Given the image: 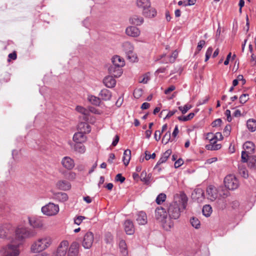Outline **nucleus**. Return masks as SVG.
<instances>
[{"label": "nucleus", "mask_w": 256, "mask_h": 256, "mask_svg": "<svg viewBox=\"0 0 256 256\" xmlns=\"http://www.w3.org/2000/svg\"><path fill=\"white\" fill-rule=\"evenodd\" d=\"M188 197L184 193L174 196V200L170 204L168 208V213L170 218L176 220L180 214V206L185 209L186 207Z\"/></svg>", "instance_id": "f257e3e1"}, {"label": "nucleus", "mask_w": 256, "mask_h": 256, "mask_svg": "<svg viewBox=\"0 0 256 256\" xmlns=\"http://www.w3.org/2000/svg\"><path fill=\"white\" fill-rule=\"evenodd\" d=\"M51 244L52 240L49 236H43L32 243L30 250L34 253H38L48 248Z\"/></svg>", "instance_id": "f03ea898"}, {"label": "nucleus", "mask_w": 256, "mask_h": 256, "mask_svg": "<svg viewBox=\"0 0 256 256\" xmlns=\"http://www.w3.org/2000/svg\"><path fill=\"white\" fill-rule=\"evenodd\" d=\"M36 234L35 230L26 228H18L16 230V236L19 240L34 236Z\"/></svg>", "instance_id": "7ed1b4c3"}, {"label": "nucleus", "mask_w": 256, "mask_h": 256, "mask_svg": "<svg viewBox=\"0 0 256 256\" xmlns=\"http://www.w3.org/2000/svg\"><path fill=\"white\" fill-rule=\"evenodd\" d=\"M18 246L19 244H8L1 250L0 253L4 256H18L19 254Z\"/></svg>", "instance_id": "20e7f679"}, {"label": "nucleus", "mask_w": 256, "mask_h": 256, "mask_svg": "<svg viewBox=\"0 0 256 256\" xmlns=\"http://www.w3.org/2000/svg\"><path fill=\"white\" fill-rule=\"evenodd\" d=\"M58 206L52 202H49L42 208V212L48 216H54L58 213Z\"/></svg>", "instance_id": "39448f33"}, {"label": "nucleus", "mask_w": 256, "mask_h": 256, "mask_svg": "<svg viewBox=\"0 0 256 256\" xmlns=\"http://www.w3.org/2000/svg\"><path fill=\"white\" fill-rule=\"evenodd\" d=\"M224 184L225 186L230 190H236L239 185L238 179L232 174H229L225 177Z\"/></svg>", "instance_id": "423d86ee"}, {"label": "nucleus", "mask_w": 256, "mask_h": 256, "mask_svg": "<svg viewBox=\"0 0 256 256\" xmlns=\"http://www.w3.org/2000/svg\"><path fill=\"white\" fill-rule=\"evenodd\" d=\"M123 48L128 58L132 61H134L136 58L134 54L133 46L130 42H126L123 44Z\"/></svg>", "instance_id": "0eeeda50"}, {"label": "nucleus", "mask_w": 256, "mask_h": 256, "mask_svg": "<svg viewBox=\"0 0 256 256\" xmlns=\"http://www.w3.org/2000/svg\"><path fill=\"white\" fill-rule=\"evenodd\" d=\"M68 144L74 151L78 152L80 151V132H76L74 134L72 141H70Z\"/></svg>", "instance_id": "6e6552de"}, {"label": "nucleus", "mask_w": 256, "mask_h": 256, "mask_svg": "<svg viewBox=\"0 0 256 256\" xmlns=\"http://www.w3.org/2000/svg\"><path fill=\"white\" fill-rule=\"evenodd\" d=\"M69 246L68 242L64 240L60 244L56 250V256H66Z\"/></svg>", "instance_id": "1a4fd4ad"}, {"label": "nucleus", "mask_w": 256, "mask_h": 256, "mask_svg": "<svg viewBox=\"0 0 256 256\" xmlns=\"http://www.w3.org/2000/svg\"><path fill=\"white\" fill-rule=\"evenodd\" d=\"M79 240L73 242L70 246L68 251V256H78L79 252Z\"/></svg>", "instance_id": "9d476101"}, {"label": "nucleus", "mask_w": 256, "mask_h": 256, "mask_svg": "<svg viewBox=\"0 0 256 256\" xmlns=\"http://www.w3.org/2000/svg\"><path fill=\"white\" fill-rule=\"evenodd\" d=\"M94 242V235L92 232H88L84 236L82 246L84 248H91Z\"/></svg>", "instance_id": "9b49d317"}, {"label": "nucleus", "mask_w": 256, "mask_h": 256, "mask_svg": "<svg viewBox=\"0 0 256 256\" xmlns=\"http://www.w3.org/2000/svg\"><path fill=\"white\" fill-rule=\"evenodd\" d=\"M108 72L114 77L118 78L122 74L123 72L122 66L112 64L108 68Z\"/></svg>", "instance_id": "f8f14e48"}, {"label": "nucleus", "mask_w": 256, "mask_h": 256, "mask_svg": "<svg viewBox=\"0 0 256 256\" xmlns=\"http://www.w3.org/2000/svg\"><path fill=\"white\" fill-rule=\"evenodd\" d=\"M155 216L156 220L164 222L167 217V212L163 208L158 207L155 210Z\"/></svg>", "instance_id": "ddd939ff"}, {"label": "nucleus", "mask_w": 256, "mask_h": 256, "mask_svg": "<svg viewBox=\"0 0 256 256\" xmlns=\"http://www.w3.org/2000/svg\"><path fill=\"white\" fill-rule=\"evenodd\" d=\"M208 198L212 201L214 200L218 197V190L214 186H208L206 188Z\"/></svg>", "instance_id": "4468645a"}, {"label": "nucleus", "mask_w": 256, "mask_h": 256, "mask_svg": "<svg viewBox=\"0 0 256 256\" xmlns=\"http://www.w3.org/2000/svg\"><path fill=\"white\" fill-rule=\"evenodd\" d=\"M61 164L64 168L68 170H72L75 165L73 159L69 156H64L61 161Z\"/></svg>", "instance_id": "2eb2a0df"}, {"label": "nucleus", "mask_w": 256, "mask_h": 256, "mask_svg": "<svg viewBox=\"0 0 256 256\" xmlns=\"http://www.w3.org/2000/svg\"><path fill=\"white\" fill-rule=\"evenodd\" d=\"M30 224L34 228H42L44 225L43 220L40 218H28Z\"/></svg>", "instance_id": "dca6fc26"}, {"label": "nucleus", "mask_w": 256, "mask_h": 256, "mask_svg": "<svg viewBox=\"0 0 256 256\" xmlns=\"http://www.w3.org/2000/svg\"><path fill=\"white\" fill-rule=\"evenodd\" d=\"M126 34L132 37H137L140 34V30L134 26H130L128 27L126 30Z\"/></svg>", "instance_id": "f3484780"}, {"label": "nucleus", "mask_w": 256, "mask_h": 256, "mask_svg": "<svg viewBox=\"0 0 256 256\" xmlns=\"http://www.w3.org/2000/svg\"><path fill=\"white\" fill-rule=\"evenodd\" d=\"M124 230L127 234L131 235L134 232L133 222L130 220L125 221L124 223Z\"/></svg>", "instance_id": "a211bd4d"}, {"label": "nucleus", "mask_w": 256, "mask_h": 256, "mask_svg": "<svg viewBox=\"0 0 256 256\" xmlns=\"http://www.w3.org/2000/svg\"><path fill=\"white\" fill-rule=\"evenodd\" d=\"M114 76H106L103 80V82L106 86L108 88H112L116 84V80L113 78Z\"/></svg>", "instance_id": "6ab92c4d"}, {"label": "nucleus", "mask_w": 256, "mask_h": 256, "mask_svg": "<svg viewBox=\"0 0 256 256\" xmlns=\"http://www.w3.org/2000/svg\"><path fill=\"white\" fill-rule=\"evenodd\" d=\"M98 95L101 100L103 101L110 100L112 96L111 92L106 88L102 90Z\"/></svg>", "instance_id": "aec40b11"}, {"label": "nucleus", "mask_w": 256, "mask_h": 256, "mask_svg": "<svg viewBox=\"0 0 256 256\" xmlns=\"http://www.w3.org/2000/svg\"><path fill=\"white\" fill-rule=\"evenodd\" d=\"M210 144H206V148L207 150H220L221 148V144H216V140H214V138H211L210 139Z\"/></svg>", "instance_id": "412c9836"}, {"label": "nucleus", "mask_w": 256, "mask_h": 256, "mask_svg": "<svg viewBox=\"0 0 256 256\" xmlns=\"http://www.w3.org/2000/svg\"><path fill=\"white\" fill-rule=\"evenodd\" d=\"M10 226L8 224H4L0 226V238H7L10 232Z\"/></svg>", "instance_id": "4be33fe9"}, {"label": "nucleus", "mask_w": 256, "mask_h": 256, "mask_svg": "<svg viewBox=\"0 0 256 256\" xmlns=\"http://www.w3.org/2000/svg\"><path fill=\"white\" fill-rule=\"evenodd\" d=\"M136 220L139 224L144 225L147 223V216L144 212H140L137 214Z\"/></svg>", "instance_id": "5701e85b"}, {"label": "nucleus", "mask_w": 256, "mask_h": 256, "mask_svg": "<svg viewBox=\"0 0 256 256\" xmlns=\"http://www.w3.org/2000/svg\"><path fill=\"white\" fill-rule=\"evenodd\" d=\"M58 188L62 190H68L70 188L71 185L70 182L66 180L58 181L56 184Z\"/></svg>", "instance_id": "b1692460"}, {"label": "nucleus", "mask_w": 256, "mask_h": 256, "mask_svg": "<svg viewBox=\"0 0 256 256\" xmlns=\"http://www.w3.org/2000/svg\"><path fill=\"white\" fill-rule=\"evenodd\" d=\"M243 148L244 151H246L247 152L252 154L254 151V144L250 141H247L243 144Z\"/></svg>", "instance_id": "393cba45"}, {"label": "nucleus", "mask_w": 256, "mask_h": 256, "mask_svg": "<svg viewBox=\"0 0 256 256\" xmlns=\"http://www.w3.org/2000/svg\"><path fill=\"white\" fill-rule=\"evenodd\" d=\"M192 196L198 201H202L204 198V192L202 188H197L192 194Z\"/></svg>", "instance_id": "a878e982"}, {"label": "nucleus", "mask_w": 256, "mask_h": 256, "mask_svg": "<svg viewBox=\"0 0 256 256\" xmlns=\"http://www.w3.org/2000/svg\"><path fill=\"white\" fill-rule=\"evenodd\" d=\"M136 4L138 6L142 8L143 11L146 8H150L151 6L150 0H137Z\"/></svg>", "instance_id": "bb28decb"}, {"label": "nucleus", "mask_w": 256, "mask_h": 256, "mask_svg": "<svg viewBox=\"0 0 256 256\" xmlns=\"http://www.w3.org/2000/svg\"><path fill=\"white\" fill-rule=\"evenodd\" d=\"M54 198L60 202H64L68 200V196L65 192H56L54 194Z\"/></svg>", "instance_id": "cd10ccee"}, {"label": "nucleus", "mask_w": 256, "mask_h": 256, "mask_svg": "<svg viewBox=\"0 0 256 256\" xmlns=\"http://www.w3.org/2000/svg\"><path fill=\"white\" fill-rule=\"evenodd\" d=\"M142 14L146 17L149 18H154L156 15V11L155 8H150L142 11Z\"/></svg>", "instance_id": "c85d7f7f"}, {"label": "nucleus", "mask_w": 256, "mask_h": 256, "mask_svg": "<svg viewBox=\"0 0 256 256\" xmlns=\"http://www.w3.org/2000/svg\"><path fill=\"white\" fill-rule=\"evenodd\" d=\"M87 99L89 102L92 104L96 106H100L101 102V100L99 97H96L93 95H88Z\"/></svg>", "instance_id": "c756f323"}, {"label": "nucleus", "mask_w": 256, "mask_h": 256, "mask_svg": "<svg viewBox=\"0 0 256 256\" xmlns=\"http://www.w3.org/2000/svg\"><path fill=\"white\" fill-rule=\"evenodd\" d=\"M112 64H115L117 66L123 67L124 64V58L120 57L119 56H114L112 58Z\"/></svg>", "instance_id": "7c9ffc66"}, {"label": "nucleus", "mask_w": 256, "mask_h": 256, "mask_svg": "<svg viewBox=\"0 0 256 256\" xmlns=\"http://www.w3.org/2000/svg\"><path fill=\"white\" fill-rule=\"evenodd\" d=\"M130 22L132 24L140 26L144 22V18L140 16L134 15L130 18Z\"/></svg>", "instance_id": "2f4dec72"}, {"label": "nucleus", "mask_w": 256, "mask_h": 256, "mask_svg": "<svg viewBox=\"0 0 256 256\" xmlns=\"http://www.w3.org/2000/svg\"><path fill=\"white\" fill-rule=\"evenodd\" d=\"M131 158V151L127 149L124 151L122 160L124 164L126 166L128 164Z\"/></svg>", "instance_id": "473e14b6"}, {"label": "nucleus", "mask_w": 256, "mask_h": 256, "mask_svg": "<svg viewBox=\"0 0 256 256\" xmlns=\"http://www.w3.org/2000/svg\"><path fill=\"white\" fill-rule=\"evenodd\" d=\"M178 52L176 50L171 55L168 56V60H165L162 62V64L173 63L178 57Z\"/></svg>", "instance_id": "72a5a7b5"}, {"label": "nucleus", "mask_w": 256, "mask_h": 256, "mask_svg": "<svg viewBox=\"0 0 256 256\" xmlns=\"http://www.w3.org/2000/svg\"><path fill=\"white\" fill-rule=\"evenodd\" d=\"M238 173L244 178H248V171L246 166L243 164L238 166Z\"/></svg>", "instance_id": "f704fd0d"}, {"label": "nucleus", "mask_w": 256, "mask_h": 256, "mask_svg": "<svg viewBox=\"0 0 256 256\" xmlns=\"http://www.w3.org/2000/svg\"><path fill=\"white\" fill-rule=\"evenodd\" d=\"M246 126L250 131L254 132L256 130V120L254 119H249L247 121Z\"/></svg>", "instance_id": "c9c22d12"}, {"label": "nucleus", "mask_w": 256, "mask_h": 256, "mask_svg": "<svg viewBox=\"0 0 256 256\" xmlns=\"http://www.w3.org/2000/svg\"><path fill=\"white\" fill-rule=\"evenodd\" d=\"M91 131L90 126L86 122H81V134H88Z\"/></svg>", "instance_id": "e433bc0d"}, {"label": "nucleus", "mask_w": 256, "mask_h": 256, "mask_svg": "<svg viewBox=\"0 0 256 256\" xmlns=\"http://www.w3.org/2000/svg\"><path fill=\"white\" fill-rule=\"evenodd\" d=\"M119 247L123 256H126L128 254V252L127 250L126 244L124 240H121L120 242Z\"/></svg>", "instance_id": "4c0bfd02"}, {"label": "nucleus", "mask_w": 256, "mask_h": 256, "mask_svg": "<svg viewBox=\"0 0 256 256\" xmlns=\"http://www.w3.org/2000/svg\"><path fill=\"white\" fill-rule=\"evenodd\" d=\"M202 213L203 214L206 216L208 217L210 216V214L212 212V208L210 205L206 204L203 206L202 208Z\"/></svg>", "instance_id": "58836bf2"}, {"label": "nucleus", "mask_w": 256, "mask_h": 256, "mask_svg": "<svg viewBox=\"0 0 256 256\" xmlns=\"http://www.w3.org/2000/svg\"><path fill=\"white\" fill-rule=\"evenodd\" d=\"M62 174L64 176V178L70 180H73L76 178V174L74 172H62Z\"/></svg>", "instance_id": "ea45409f"}, {"label": "nucleus", "mask_w": 256, "mask_h": 256, "mask_svg": "<svg viewBox=\"0 0 256 256\" xmlns=\"http://www.w3.org/2000/svg\"><path fill=\"white\" fill-rule=\"evenodd\" d=\"M248 166L252 169L256 170V156H252L249 158Z\"/></svg>", "instance_id": "a19ab883"}, {"label": "nucleus", "mask_w": 256, "mask_h": 256, "mask_svg": "<svg viewBox=\"0 0 256 256\" xmlns=\"http://www.w3.org/2000/svg\"><path fill=\"white\" fill-rule=\"evenodd\" d=\"M195 114L194 112H190L186 116H179L178 119L180 121L186 122L192 120Z\"/></svg>", "instance_id": "79ce46f5"}, {"label": "nucleus", "mask_w": 256, "mask_h": 256, "mask_svg": "<svg viewBox=\"0 0 256 256\" xmlns=\"http://www.w3.org/2000/svg\"><path fill=\"white\" fill-rule=\"evenodd\" d=\"M166 199V194L164 193L159 194L156 200V202L158 204H161L162 202L165 201Z\"/></svg>", "instance_id": "37998d69"}, {"label": "nucleus", "mask_w": 256, "mask_h": 256, "mask_svg": "<svg viewBox=\"0 0 256 256\" xmlns=\"http://www.w3.org/2000/svg\"><path fill=\"white\" fill-rule=\"evenodd\" d=\"M190 222L192 226L196 228H198L200 226V222L198 218L193 217L190 218Z\"/></svg>", "instance_id": "c03bdc74"}, {"label": "nucleus", "mask_w": 256, "mask_h": 256, "mask_svg": "<svg viewBox=\"0 0 256 256\" xmlns=\"http://www.w3.org/2000/svg\"><path fill=\"white\" fill-rule=\"evenodd\" d=\"M140 180L146 184H148L150 182V178L147 176L146 171H142L140 176Z\"/></svg>", "instance_id": "a18cd8bd"}, {"label": "nucleus", "mask_w": 256, "mask_h": 256, "mask_svg": "<svg viewBox=\"0 0 256 256\" xmlns=\"http://www.w3.org/2000/svg\"><path fill=\"white\" fill-rule=\"evenodd\" d=\"M81 114L84 115V120L87 122L88 120V116L90 114V111L88 108L86 109L81 106Z\"/></svg>", "instance_id": "49530a36"}, {"label": "nucleus", "mask_w": 256, "mask_h": 256, "mask_svg": "<svg viewBox=\"0 0 256 256\" xmlns=\"http://www.w3.org/2000/svg\"><path fill=\"white\" fill-rule=\"evenodd\" d=\"M192 108L190 104H186L184 106H178V110L182 112V114H185L187 112Z\"/></svg>", "instance_id": "de8ad7c7"}, {"label": "nucleus", "mask_w": 256, "mask_h": 256, "mask_svg": "<svg viewBox=\"0 0 256 256\" xmlns=\"http://www.w3.org/2000/svg\"><path fill=\"white\" fill-rule=\"evenodd\" d=\"M167 160V159H166L164 157V156H162V157L160 158L158 161L157 162V164L154 167V169H158V172L161 171L162 168H159V166L161 164H163Z\"/></svg>", "instance_id": "09e8293b"}, {"label": "nucleus", "mask_w": 256, "mask_h": 256, "mask_svg": "<svg viewBox=\"0 0 256 256\" xmlns=\"http://www.w3.org/2000/svg\"><path fill=\"white\" fill-rule=\"evenodd\" d=\"M150 80V76L148 73H146L140 78L139 82L140 83L146 84Z\"/></svg>", "instance_id": "8fccbe9b"}, {"label": "nucleus", "mask_w": 256, "mask_h": 256, "mask_svg": "<svg viewBox=\"0 0 256 256\" xmlns=\"http://www.w3.org/2000/svg\"><path fill=\"white\" fill-rule=\"evenodd\" d=\"M104 241L106 244H111L113 242V236L110 232H107L104 236Z\"/></svg>", "instance_id": "3c124183"}, {"label": "nucleus", "mask_w": 256, "mask_h": 256, "mask_svg": "<svg viewBox=\"0 0 256 256\" xmlns=\"http://www.w3.org/2000/svg\"><path fill=\"white\" fill-rule=\"evenodd\" d=\"M170 140V132H166L164 136L162 139V142L165 144H167Z\"/></svg>", "instance_id": "603ef678"}, {"label": "nucleus", "mask_w": 256, "mask_h": 256, "mask_svg": "<svg viewBox=\"0 0 256 256\" xmlns=\"http://www.w3.org/2000/svg\"><path fill=\"white\" fill-rule=\"evenodd\" d=\"M206 42L204 40H200L198 44L196 51L195 52V54H198L202 49V48L204 47V46L205 45Z\"/></svg>", "instance_id": "864d4df0"}, {"label": "nucleus", "mask_w": 256, "mask_h": 256, "mask_svg": "<svg viewBox=\"0 0 256 256\" xmlns=\"http://www.w3.org/2000/svg\"><path fill=\"white\" fill-rule=\"evenodd\" d=\"M250 154L247 152L246 151H242V156H241V158H242V161L243 162H248V158L250 156H249V154Z\"/></svg>", "instance_id": "5fc2aeb1"}, {"label": "nucleus", "mask_w": 256, "mask_h": 256, "mask_svg": "<svg viewBox=\"0 0 256 256\" xmlns=\"http://www.w3.org/2000/svg\"><path fill=\"white\" fill-rule=\"evenodd\" d=\"M248 99L249 98L248 94H242L240 96L239 101L240 104H244L248 100Z\"/></svg>", "instance_id": "6e6d98bb"}, {"label": "nucleus", "mask_w": 256, "mask_h": 256, "mask_svg": "<svg viewBox=\"0 0 256 256\" xmlns=\"http://www.w3.org/2000/svg\"><path fill=\"white\" fill-rule=\"evenodd\" d=\"M208 136H212V138H214V140H222L223 139V136L221 133L220 132H217L216 133V135L215 136H213V134L212 133H208Z\"/></svg>", "instance_id": "4d7b16f0"}, {"label": "nucleus", "mask_w": 256, "mask_h": 256, "mask_svg": "<svg viewBox=\"0 0 256 256\" xmlns=\"http://www.w3.org/2000/svg\"><path fill=\"white\" fill-rule=\"evenodd\" d=\"M88 108L90 112H92V114H101L100 111L99 110L93 106H88Z\"/></svg>", "instance_id": "13d9d810"}, {"label": "nucleus", "mask_w": 256, "mask_h": 256, "mask_svg": "<svg viewBox=\"0 0 256 256\" xmlns=\"http://www.w3.org/2000/svg\"><path fill=\"white\" fill-rule=\"evenodd\" d=\"M231 130V126L230 124L226 125L224 130V135L226 136H228L230 134Z\"/></svg>", "instance_id": "bf43d9fd"}, {"label": "nucleus", "mask_w": 256, "mask_h": 256, "mask_svg": "<svg viewBox=\"0 0 256 256\" xmlns=\"http://www.w3.org/2000/svg\"><path fill=\"white\" fill-rule=\"evenodd\" d=\"M115 180L117 182H120L121 183H122L124 182L126 178L122 176L121 174H118L116 175Z\"/></svg>", "instance_id": "052dcab7"}, {"label": "nucleus", "mask_w": 256, "mask_h": 256, "mask_svg": "<svg viewBox=\"0 0 256 256\" xmlns=\"http://www.w3.org/2000/svg\"><path fill=\"white\" fill-rule=\"evenodd\" d=\"M145 159L146 160H149L150 158L154 159L156 158V154L153 153L152 154H148V151L145 152Z\"/></svg>", "instance_id": "680f3d73"}, {"label": "nucleus", "mask_w": 256, "mask_h": 256, "mask_svg": "<svg viewBox=\"0 0 256 256\" xmlns=\"http://www.w3.org/2000/svg\"><path fill=\"white\" fill-rule=\"evenodd\" d=\"M184 164V160L182 158H180L178 160H176L174 164V167L176 168H178L180 166Z\"/></svg>", "instance_id": "e2e57ef3"}, {"label": "nucleus", "mask_w": 256, "mask_h": 256, "mask_svg": "<svg viewBox=\"0 0 256 256\" xmlns=\"http://www.w3.org/2000/svg\"><path fill=\"white\" fill-rule=\"evenodd\" d=\"M222 122V120L220 118H218L214 120L212 124V125L213 127H216L218 126H220Z\"/></svg>", "instance_id": "0e129e2a"}, {"label": "nucleus", "mask_w": 256, "mask_h": 256, "mask_svg": "<svg viewBox=\"0 0 256 256\" xmlns=\"http://www.w3.org/2000/svg\"><path fill=\"white\" fill-rule=\"evenodd\" d=\"M209 98H210L208 96H206L204 98L200 100L198 102V105H202V104H204L208 102V100H209Z\"/></svg>", "instance_id": "69168bd1"}, {"label": "nucleus", "mask_w": 256, "mask_h": 256, "mask_svg": "<svg viewBox=\"0 0 256 256\" xmlns=\"http://www.w3.org/2000/svg\"><path fill=\"white\" fill-rule=\"evenodd\" d=\"M225 115L226 116L227 120L228 122H230L232 120L230 110H226L225 112Z\"/></svg>", "instance_id": "338daca9"}, {"label": "nucleus", "mask_w": 256, "mask_h": 256, "mask_svg": "<svg viewBox=\"0 0 256 256\" xmlns=\"http://www.w3.org/2000/svg\"><path fill=\"white\" fill-rule=\"evenodd\" d=\"M161 132L160 130H156L154 132V138L156 141H158L160 138Z\"/></svg>", "instance_id": "774afa93"}]
</instances>
